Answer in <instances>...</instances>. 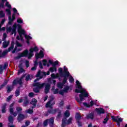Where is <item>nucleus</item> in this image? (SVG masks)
<instances>
[{"label": "nucleus", "mask_w": 127, "mask_h": 127, "mask_svg": "<svg viewBox=\"0 0 127 127\" xmlns=\"http://www.w3.org/2000/svg\"><path fill=\"white\" fill-rule=\"evenodd\" d=\"M76 84L77 86V88H78L79 89H75V93H80L81 94H79V98H76V100L78 103H82L83 101V100H84V97H85L86 98L88 97L89 96V94H88V93L87 91H86V90H85L83 88H82V86H81V83H80V82L79 81L77 80L76 81Z\"/></svg>", "instance_id": "obj_1"}, {"label": "nucleus", "mask_w": 127, "mask_h": 127, "mask_svg": "<svg viewBox=\"0 0 127 127\" xmlns=\"http://www.w3.org/2000/svg\"><path fill=\"white\" fill-rule=\"evenodd\" d=\"M36 77H39V78H37L36 80H34L35 83L33 84L34 87H37L33 89L34 92L35 93H38L39 91L40 90V89L41 88H43L45 83H40V82H37V81H39L43 77V75H42V72L40 70H39L37 72V74L36 75Z\"/></svg>", "instance_id": "obj_2"}, {"label": "nucleus", "mask_w": 127, "mask_h": 127, "mask_svg": "<svg viewBox=\"0 0 127 127\" xmlns=\"http://www.w3.org/2000/svg\"><path fill=\"white\" fill-rule=\"evenodd\" d=\"M17 26L18 32L19 33V35L20 36V38L19 36H17L16 37V39H17L18 40H19V39L22 40V35H24L25 38L27 40V44H29V40H30V39H32V37L29 36H27V35H25V31L23 29H22V28H21V26L20 25L18 24Z\"/></svg>", "instance_id": "obj_3"}, {"label": "nucleus", "mask_w": 127, "mask_h": 127, "mask_svg": "<svg viewBox=\"0 0 127 127\" xmlns=\"http://www.w3.org/2000/svg\"><path fill=\"white\" fill-rule=\"evenodd\" d=\"M16 24H14L13 26V28H11V27H9L8 28H7L6 30L7 32H10L12 30V34H13L14 33V35H15L16 34Z\"/></svg>", "instance_id": "obj_4"}, {"label": "nucleus", "mask_w": 127, "mask_h": 127, "mask_svg": "<svg viewBox=\"0 0 127 127\" xmlns=\"http://www.w3.org/2000/svg\"><path fill=\"white\" fill-rule=\"evenodd\" d=\"M29 51L30 52L28 54V59H30V58H31V57L33 56L34 51L35 52H37V51H38V49L37 48V47H35L34 48H31Z\"/></svg>", "instance_id": "obj_5"}, {"label": "nucleus", "mask_w": 127, "mask_h": 127, "mask_svg": "<svg viewBox=\"0 0 127 127\" xmlns=\"http://www.w3.org/2000/svg\"><path fill=\"white\" fill-rule=\"evenodd\" d=\"M13 47H14V42H12L11 44V46L8 49V51L7 50H6L2 53V56H5V55H6V54H7V53L9 52V51H10L12 49H13Z\"/></svg>", "instance_id": "obj_6"}, {"label": "nucleus", "mask_w": 127, "mask_h": 127, "mask_svg": "<svg viewBox=\"0 0 127 127\" xmlns=\"http://www.w3.org/2000/svg\"><path fill=\"white\" fill-rule=\"evenodd\" d=\"M25 77V75H23L22 77L20 78H17L13 81V85H16V84H19L21 85L22 84V79Z\"/></svg>", "instance_id": "obj_7"}, {"label": "nucleus", "mask_w": 127, "mask_h": 127, "mask_svg": "<svg viewBox=\"0 0 127 127\" xmlns=\"http://www.w3.org/2000/svg\"><path fill=\"white\" fill-rule=\"evenodd\" d=\"M8 120L9 122V123L8 124V127H15L14 125H12L13 123V118L12 116H9Z\"/></svg>", "instance_id": "obj_8"}, {"label": "nucleus", "mask_w": 127, "mask_h": 127, "mask_svg": "<svg viewBox=\"0 0 127 127\" xmlns=\"http://www.w3.org/2000/svg\"><path fill=\"white\" fill-rule=\"evenodd\" d=\"M55 104V102L53 99L50 100L46 104V108H52L53 105Z\"/></svg>", "instance_id": "obj_9"}, {"label": "nucleus", "mask_w": 127, "mask_h": 127, "mask_svg": "<svg viewBox=\"0 0 127 127\" xmlns=\"http://www.w3.org/2000/svg\"><path fill=\"white\" fill-rule=\"evenodd\" d=\"M111 118L114 122H117V123H121V122H123V119L120 118L119 116H117L116 118L115 116H112Z\"/></svg>", "instance_id": "obj_10"}, {"label": "nucleus", "mask_w": 127, "mask_h": 127, "mask_svg": "<svg viewBox=\"0 0 127 127\" xmlns=\"http://www.w3.org/2000/svg\"><path fill=\"white\" fill-rule=\"evenodd\" d=\"M36 59H39V58H43L44 54H43V51H40L39 53H36L35 55Z\"/></svg>", "instance_id": "obj_11"}, {"label": "nucleus", "mask_w": 127, "mask_h": 127, "mask_svg": "<svg viewBox=\"0 0 127 127\" xmlns=\"http://www.w3.org/2000/svg\"><path fill=\"white\" fill-rule=\"evenodd\" d=\"M7 68V63H5L4 65H0V74L2 73V71Z\"/></svg>", "instance_id": "obj_12"}, {"label": "nucleus", "mask_w": 127, "mask_h": 127, "mask_svg": "<svg viewBox=\"0 0 127 127\" xmlns=\"http://www.w3.org/2000/svg\"><path fill=\"white\" fill-rule=\"evenodd\" d=\"M27 55H28V51L26 50L22 53L19 55V58H20V57H26Z\"/></svg>", "instance_id": "obj_13"}, {"label": "nucleus", "mask_w": 127, "mask_h": 127, "mask_svg": "<svg viewBox=\"0 0 127 127\" xmlns=\"http://www.w3.org/2000/svg\"><path fill=\"white\" fill-rule=\"evenodd\" d=\"M24 119H25V116H24L23 114H20L18 115L17 120L18 122H21V121H23Z\"/></svg>", "instance_id": "obj_14"}, {"label": "nucleus", "mask_w": 127, "mask_h": 127, "mask_svg": "<svg viewBox=\"0 0 127 127\" xmlns=\"http://www.w3.org/2000/svg\"><path fill=\"white\" fill-rule=\"evenodd\" d=\"M1 109L2 114H5V113L6 112V103L3 104Z\"/></svg>", "instance_id": "obj_15"}, {"label": "nucleus", "mask_w": 127, "mask_h": 127, "mask_svg": "<svg viewBox=\"0 0 127 127\" xmlns=\"http://www.w3.org/2000/svg\"><path fill=\"white\" fill-rule=\"evenodd\" d=\"M30 104L33 106L32 107V109H34V108L36 107V104H37V100H36V99H33Z\"/></svg>", "instance_id": "obj_16"}, {"label": "nucleus", "mask_w": 127, "mask_h": 127, "mask_svg": "<svg viewBox=\"0 0 127 127\" xmlns=\"http://www.w3.org/2000/svg\"><path fill=\"white\" fill-rule=\"evenodd\" d=\"M49 90H50V85L49 83L46 84L45 87V93L47 94L49 92Z\"/></svg>", "instance_id": "obj_17"}, {"label": "nucleus", "mask_w": 127, "mask_h": 127, "mask_svg": "<svg viewBox=\"0 0 127 127\" xmlns=\"http://www.w3.org/2000/svg\"><path fill=\"white\" fill-rule=\"evenodd\" d=\"M96 111H97L98 114H105V110L102 108H96Z\"/></svg>", "instance_id": "obj_18"}, {"label": "nucleus", "mask_w": 127, "mask_h": 127, "mask_svg": "<svg viewBox=\"0 0 127 127\" xmlns=\"http://www.w3.org/2000/svg\"><path fill=\"white\" fill-rule=\"evenodd\" d=\"M24 103L23 104V107H26V106H27V105H28V104H29V103L28 102V100H27V96H25L24 97Z\"/></svg>", "instance_id": "obj_19"}, {"label": "nucleus", "mask_w": 127, "mask_h": 127, "mask_svg": "<svg viewBox=\"0 0 127 127\" xmlns=\"http://www.w3.org/2000/svg\"><path fill=\"white\" fill-rule=\"evenodd\" d=\"M14 105V103H12L10 105V108H9V113L11 115L12 114H13L14 111H13V105Z\"/></svg>", "instance_id": "obj_20"}, {"label": "nucleus", "mask_w": 127, "mask_h": 127, "mask_svg": "<svg viewBox=\"0 0 127 127\" xmlns=\"http://www.w3.org/2000/svg\"><path fill=\"white\" fill-rule=\"evenodd\" d=\"M83 105L84 106H85V107H87V108H90V107H92L94 105V102L93 101L90 102V105L86 103H84Z\"/></svg>", "instance_id": "obj_21"}, {"label": "nucleus", "mask_w": 127, "mask_h": 127, "mask_svg": "<svg viewBox=\"0 0 127 127\" xmlns=\"http://www.w3.org/2000/svg\"><path fill=\"white\" fill-rule=\"evenodd\" d=\"M33 108L27 109L25 111V113H26V114H29L30 115H31L33 113Z\"/></svg>", "instance_id": "obj_22"}, {"label": "nucleus", "mask_w": 127, "mask_h": 127, "mask_svg": "<svg viewBox=\"0 0 127 127\" xmlns=\"http://www.w3.org/2000/svg\"><path fill=\"white\" fill-rule=\"evenodd\" d=\"M64 72L65 73L66 76H69V75H70V73H69V71H68V68H67V67L65 66H64Z\"/></svg>", "instance_id": "obj_23"}, {"label": "nucleus", "mask_w": 127, "mask_h": 127, "mask_svg": "<svg viewBox=\"0 0 127 127\" xmlns=\"http://www.w3.org/2000/svg\"><path fill=\"white\" fill-rule=\"evenodd\" d=\"M48 123L50 125V126H52L54 123V118H52L50 120L48 119Z\"/></svg>", "instance_id": "obj_24"}, {"label": "nucleus", "mask_w": 127, "mask_h": 127, "mask_svg": "<svg viewBox=\"0 0 127 127\" xmlns=\"http://www.w3.org/2000/svg\"><path fill=\"white\" fill-rule=\"evenodd\" d=\"M66 125H67V123L66 122V119H64L62 121V127H65Z\"/></svg>", "instance_id": "obj_25"}, {"label": "nucleus", "mask_w": 127, "mask_h": 127, "mask_svg": "<svg viewBox=\"0 0 127 127\" xmlns=\"http://www.w3.org/2000/svg\"><path fill=\"white\" fill-rule=\"evenodd\" d=\"M8 44H9V43L8 42H4L3 43V48H6L7 46H8Z\"/></svg>", "instance_id": "obj_26"}, {"label": "nucleus", "mask_w": 127, "mask_h": 127, "mask_svg": "<svg viewBox=\"0 0 127 127\" xmlns=\"http://www.w3.org/2000/svg\"><path fill=\"white\" fill-rule=\"evenodd\" d=\"M51 77L53 78V79H56V78L59 77V74L58 73H57L56 74L53 73L51 74Z\"/></svg>", "instance_id": "obj_27"}, {"label": "nucleus", "mask_w": 127, "mask_h": 127, "mask_svg": "<svg viewBox=\"0 0 127 127\" xmlns=\"http://www.w3.org/2000/svg\"><path fill=\"white\" fill-rule=\"evenodd\" d=\"M50 71L52 73H53V72H56L57 71V69H56V67L55 66H54L53 67H51L50 68Z\"/></svg>", "instance_id": "obj_28"}, {"label": "nucleus", "mask_w": 127, "mask_h": 127, "mask_svg": "<svg viewBox=\"0 0 127 127\" xmlns=\"http://www.w3.org/2000/svg\"><path fill=\"white\" fill-rule=\"evenodd\" d=\"M75 119L77 121H79L81 119V115H80L79 113H76L75 115Z\"/></svg>", "instance_id": "obj_29"}, {"label": "nucleus", "mask_w": 127, "mask_h": 127, "mask_svg": "<svg viewBox=\"0 0 127 127\" xmlns=\"http://www.w3.org/2000/svg\"><path fill=\"white\" fill-rule=\"evenodd\" d=\"M64 85V84L62 83L61 82H59V83H58L57 87H58V88H60V89H62V88H63Z\"/></svg>", "instance_id": "obj_30"}, {"label": "nucleus", "mask_w": 127, "mask_h": 127, "mask_svg": "<svg viewBox=\"0 0 127 127\" xmlns=\"http://www.w3.org/2000/svg\"><path fill=\"white\" fill-rule=\"evenodd\" d=\"M7 82H8V81L7 80H5L4 81L3 84L0 86V90H1V89H2V88H3V87H4V86H5V85H6L7 84Z\"/></svg>", "instance_id": "obj_31"}, {"label": "nucleus", "mask_w": 127, "mask_h": 127, "mask_svg": "<svg viewBox=\"0 0 127 127\" xmlns=\"http://www.w3.org/2000/svg\"><path fill=\"white\" fill-rule=\"evenodd\" d=\"M64 116L66 118H69L70 116V113H69V111L68 110H66L64 113Z\"/></svg>", "instance_id": "obj_32"}, {"label": "nucleus", "mask_w": 127, "mask_h": 127, "mask_svg": "<svg viewBox=\"0 0 127 127\" xmlns=\"http://www.w3.org/2000/svg\"><path fill=\"white\" fill-rule=\"evenodd\" d=\"M36 65H37V62H35L34 66L31 68L32 71H35L36 70Z\"/></svg>", "instance_id": "obj_33"}, {"label": "nucleus", "mask_w": 127, "mask_h": 127, "mask_svg": "<svg viewBox=\"0 0 127 127\" xmlns=\"http://www.w3.org/2000/svg\"><path fill=\"white\" fill-rule=\"evenodd\" d=\"M87 119H94V115L92 114H89L87 116Z\"/></svg>", "instance_id": "obj_34"}, {"label": "nucleus", "mask_w": 127, "mask_h": 127, "mask_svg": "<svg viewBox=\"0 0 127 127\" xmlns=\"http://www.w3.org/2000/svg\"><path fill=\"white\" fill-rule=\"evenodd\" d=\"M49 83H53L54 85H55V83H56V80L53 79L52 78H50L49 79Z\"/></svg>", "instance_id": "obj_35"}, {"label": "nucleus", "mask_w": 127, "mask_h": 127, "mask_svg": "<svg viewBox=\"0 0 127 127\" xmlns=\"http://www.w3.org/2000/svg\"><path fill=\"white\" fill-rule=\"evenodd\" d=\"M16 111L18 113H19L22 111V108H21V107H17L16 108Z\"/></svg>", "instance_id": "obj_36"}, {"label": "nucleus", "mask_w": 127, "mask_h": 127, "mask_svg": "<svg viewBox=\"0 0 127 127\" xmlns=\"http://www.w3.org/2000/svg\"><path fill=\"white\" fill-rule=\"evenodd\" d=\"M49 114H55L56 113V110L51 109L48 111Z\"/></svg>", "instance_id": "obj_37"}, {"label": "nucleus", "mask_w": 127, "mask_h": 127, "mask_svg": "<svg viewBox=\"0 0 127 127\" xmlns=\"http://www.w3.org/2000/svg\"><path fill=\"white\" fill-rule=\"evenodd\" d=\"M19 67H20V69L18 70V75H19V74H21V73H22V72H23L24 71L23 68L20 67V66H19Z\"/></svg>", "instance_id": "obj_38"}, {"label": "nucleus", "mask_w": 127, "mask_h": 127, "mask_svg": "<svg viewBox=\"0 0 127 127\" xmlns=\"http://www.w3.org/2000/svg\"><path fill=\"white\" fill-rule=\"evenodd\" d=\"M72 120H73V119L72 118V117H70L68 120L66 122L67 125H69V124H71V123H72Z\"/></svg>", "instance_id": "obj_39"}, {"label": "nucleus", "mask_w": 127, "mask_h": 127, "mask_svg": "<svg viewBox=\"0 0 127 127\" xmlns=\"http://www.w3.org/2000/svg\"><path fill=\"white\" fill-rule=\"evenodd\" d=\"M5 21V19H2L1 23H0V29L1 28L2 25H3V23Z\"/></svg>", "instance_id": "obj_40"}, {"label": "nucleus", "mask_w": 127, "mask_h": 127, "mask_svg": "<svg viewBox=\"0 0 127 127\" xmlns=\"http://www.w3.org/2000/svg\"><path fill=\"white\" fill-rule=\"evenodd\" d=\"M20 92H19V89H18L16 90L15 92V94L16 97L18 96V95H19Z\"/></svg>", "instance_id": "obj_41"}, {"label": "nucleus", "mask_w": 127, "mask_h": 127, "mask_svg": "<svg viewBox=\"0 0 127 127\" xmlns=\"http://www.w3.org/2000/svg\"><path fill=\"white\" fill-rule=\"evenodd\" d=\"M5 14L2 11H0V17H4Z\"/></svg>", "instance_id": "obj_42"}, {"label": "nucleus", "mask_w": 127, "mask_h": 127, "mask_svg": "<svg viewBox=\"0 0 127 127\" xmlns=\"http://www.w3.org/2000/svg\"><path fill=\"white\" fill-rule=\"evenodd\" d=\"M12 90V87L8 86L7 87V92L8 93H10V91Z\"/></svg>", "instance_id": "obj_43"}, {"label": "nucleus", "mask_w": 127, "mask_h": 127, "mask_svg": "<svg viewBox=\"0 0 127 127\" xmlns=\"http://www.w3.org/2000/svg\"><path fill=\"white\" fill-rule=\"evenodd\" d=\"M5 5L6 6H7L8 8H11V5H10V4H9V3L7 1H6Z\"/></svg>", "instance_id": "obj_44"}, {"label": "nucleus", "mask_w": 127, "mask_h": 127, "mask_svg": "<svg viewBox=\"0 0 127 127\" xmlns=\"http://www.w3.org/2000/svg\"><path fill=\"white\" fill-rule=\"evenodd\" d=\"M43 125L44 127H46L48 125V119L44 122Z\"/></svg>", "instance_id": "obj_45"}, {"label": "nucleus", "mask_w": 127, "mask_h": 127, "mask_svg": "<svg viewBox=\"0 0 127 127\" xmlns=\"http://www.w3.org/2000/svg\"><path fill=\"white\" fill-rule=\"evenodd\" d=\"M16 45L17 46V47H21L22 46L21 44H19L17 41H16Z\"/></svg>", "instance_id": "obj_46"}, {"label": "nucleus", "mask_w": 127, "mask_h": 127, "mask_svg": "<svg viewBox=\"0 0 127 127\" xmlns=\"http://www.w3.org/2000/svg\"><path fill=\"white\" fill-rule=\"evenodd\" d=\"M69 81L71 83H73V82H74V78H73V77H72V76H70L69 77Z\"/></svg>", "instance_id": "obj_47"}, {"label": "nucleus", "mask_w": 127, "mask_h": 127, "mask_svg": "<svg viewBox=\"0 0 127 127\" xmlns=\"http://www.w3.org/2000/svg\"><path fill=\"white\" fill-rule=\"evenodd\" d=\"M34 96V93H33V92H31L29 94V97H30V98H32Z\"/></svg>", "instance_id": "obj_48"}, {"label": "nucleus", "mask_w": 127, "mask_h": 127, "mask_svg": "<svg viewBox=\"0 0 127 127\" xmlns=\"http://www.w3.org/2000/svg\"><path fill=\"white\" fill-rule=\"evenodd\" d=\"M12 98V95H10L9 96H8L6 99L7 102L10 101Z\"/></svg>", "instance_id": "obj_49"}, {"label": "nucleus", "mask_w": 127, "mask_h": 127, "mask_svg": "<svg viewBox=\"0 0 127 127\" xmlns=\"http://www.w3.org/2000/svg\"><path fill=\"white\" fill-rule=\"evenodd\" d=\"M12 20H13L12 18H11V16H9V22H8V24H10V23H11Z\"/></svg>", "instance_id": "obj_50"}, {"label": "nucleus", "mask_w": 127, "mask_h": 127, "mask_svg": "<svg viewBox=\"0 0 127 127\" xmlns=\"http://www.w3.org/2000/svg\"><path fill=\"white\" fill-rule=\"evenodd\" d=\"M6 11L7 12V14H8V15H11V12H10V10H9V9H6Z\"/></svg>", "instance_id": "obj_51"}, {"label": "nucleus", "mask_w": 127, "mask_h": 127, "mask_svg": "<svg viewBox=\"0 0 127 127\" xmlns=\"http://www.w3.org/2000/svg\"><path fill=\"white\" fill-rule=\"evenodd\" d=\"M43 64L44 65V66H46L47 64V61L46 60H43Z\"/></svg>", "instance_id": "obj_52"}, {"label": "nucleus", "mask_w": 127, "mask_h": 127, "mask_svg": "<svg viewBox=\"0 0 127 127\" xmlns=\"http://www.w3.org/2000/svg\"><path fill=\"white\" fill-rule=\"evenodd\" d=\"M109 121V118H108V116H107L106 118L104 119V121H103L104 124H106L108 121Z\"/></svg>", "instance_id": "obj_53"}, {"label": "nucleus", "mask_w": 127, "mask_h": 127, "mask_svg": "<svg viewBox=\"0 0 127 127\" xmlns=\"http://www.w3.org/2000/svg\"><path fill=\"white\" fill-rule=\"evenodd\" d=\"M59 63V62H58V61H57L55 62L54 63H53V66L54 67H55V65H58Z\"/></svg>", "instance_id": "obj_54"}, {"label": "nucleus", "mask_w": 127, "mask_h": 127, "mask_svg": "<svg viewBox=\"0 0 127 127\" xmlns=\"http://www.w3.org/2000/svg\"><path fill=\"white\" fill-rule=\"evenodd\" d=\"M6 34L5 33L3 34V41H4V40H5V38H6Z\"/></svg>", "instance_id": "obj_55"}, {"label": "nucleus", "mask_w": 127, "mask_h": 127, "mask_svg": "<svg viewBox=\"0 0 127 127\" xmlns=\"http://www.w3.org/2000/svg\"><path fill=\"white\" fill-rule=\"evenodd\" d=\"M39 66L41 69H42L43 68V66H42V63H41V62H39Z\"/></svg>", "instance_id": "obj_56"}, {"label": "nucleus", "mask_w": 127, "mask_h": 127, "mask_svg": "<svg viewBox=\"0 0 127 127\" xmlns=\"http://www.w3.org/2000/svg\"><path fill=\"white\" fill-rule=\"evenodd\" d=\"M54 94H58V89H55L53 91Z\"/></svg>", "instance_id": "obj_57"}, {"label": "nucleus", "mask_w": 127, "mask_h": 127, "mask_svg": "<svg viewBox=\"0 0 127 127\" xmlns=\"http://www.w3.org/2000/svg\"><path fill=\"white\" fill-rule=\"evenodd\" d=\"M29 79H30V75H28L26 76V81H28V80H29Z\"/></svg>", "instance_id": "obj_58"}, {"label": "nucleus", "mask_w": 127, "mask_h": 127, "mask_svg": "<svg viewBox=\"0 0 127 127\" xmlns=\"http://www.w3.org/2000/svg\"><path fill=\"white\" fill-rule=\"evenodd\" d=\"M29 125H30V122L28 121L25 122V126H26V127L29 126Z\"/></svg>", "instance_id": "obj_59"}, {"label": "nucleus", "mask_w": 127, "mask_h": 127, "mask_svg": "<svg viewBox=\"0 0 127 127\" xmlns=\"http://www.w3.org/2000/svg\"><path fill=\"white\" fill-rule=\"evenodd\" d=\"M26 67L27 68H28V67H29V62L27 61H26Z\"/></svg>", "instance_id": "obj_60"}, {"label": "nucleus", "mask_w": 127, "mask_h": 127, "mask_svg": "<svg viewBox=\"0 0 127 127\" xmlns=\"http://www.w3.org/2000/svg\"><path fill=\"white\" fill-rule=\"evenodd\" d=\"M11 115H13V117H16L17 116V112H13V113L11 114Z\"/></svg>", "instance_id": "obj_61"}, {"label": "nucleus", "mask_w": 127, "mask_h": 127, "mask_svg": "<svg viewBox=\"0 0 127 127\" xmlns=\"http://www.w3.org/2000/svg\"><path fill=\"white\" fill-rule=\"evenodd\" d=\"M17 22L18 23H22V20H21L20 19H18L17 20Z\"/></svg>", "instance_id": "obj_62"}, {"label": "nucleus", "mask_w": 127, "mask_h": 127, "mask_svg": "<svg viewBox=\"0 0 127 127\" xmlns=\"http://www.w3.org/2000/svg\"><path fill=\"white\" fill-rule=\"evenodd\" d=\"M59 71L60 73H62V72H63V69H62V68H60L59 69Z\"/></svg>", "instance_id": "obj_63"}, {"label": "nucleus", "mask_w": 127, "mask_h": 127, "mask_svg": "<svg viewBox=\"0 0 127 127\" xmlns=\"http://www.w3.org/2000/svg\"><path fill=\"white\" fill-rule=\"evenodd\" d=\"M66 82H67V78H64L63 81V83L65 84V83H66Z\"/></svg>", "instance_id": "obj_64"}]
</instances>
